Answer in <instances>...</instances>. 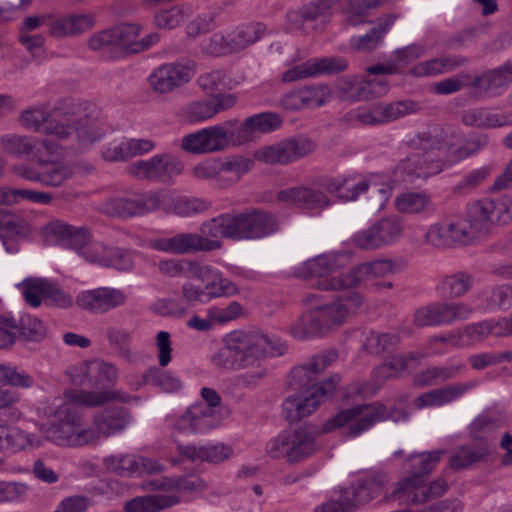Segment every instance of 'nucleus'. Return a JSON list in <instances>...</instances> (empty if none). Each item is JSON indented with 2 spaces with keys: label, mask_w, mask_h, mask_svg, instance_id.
Wrapping results in <instances>:
<instances>
[{
  "label": "nucleus",
  "mask_w": 512,
  "mask_h": 512,
  "mask_svg": "<svg viewBox=\"0 0 512 512\" xmlns=\"http://www.w3.org/2000/svg\"><path fill=\"white\" fill-rule=\"evenodd\" d=\"M408 358L402 355H393L387 358L382 364L374 370V379L381 385L389 379L397 378L404 370L407 369Z\"/></svg>",
  "instance_id": "nucleus-56"
},
{
  "label": "nucleus",
  "mask_w": 512,
  "mask_h": 512,
  "mask_svg": "<svg viewBox=\"0 0 512 512\" xmlns=\"http://www.w3.org/2000/svg\"><path fill=\"white\" fill-rule=\"evenodd\" d=\"M359 291L337 295L333 301L302 313L291 325L290 333L298 340L322 337L343 326L364 305Z\"/></svg>",
  "instance_id": "nucleus-2"
},
{
  "label": "nucleus",
  "mask_w": 512,
  "mask_h": 512,
  "mask_svg": "<svg viewBox=\"0 0 512 512\" xmlns=\"http://www.w3.org/2000/svg\"><path fill=\"white\" fill-rule=\"evenodd\" d=\"M106 337L109 345L116 350L117 354L126 359L131 360V349L129 347L131 342V333L125 329L109 326L106 329Z\"/></svg>",
  "instance_id": "nucleus-60"
},
{
  "label": "nucleus",
  "mask_w": 512,
  "mask_h": 512,
  "mask_svg": "<svg viewBox=\"0 0 512 512\" xmlns=\"http://www.w3.org/2000/svg\"><path fill=\"white\" fill-rule=\"evenodd\" d=\"M5 452L17 453L43 445L40 436L29 433L17 426H8L6 431Z\"/></svg>",
  "instance_id": "nucleus-45"
},
{
  "label": "nucleus",
  "mask_w": 512,
  "mask_h": 512,
  "mask_svg": "<svg viewBox=\"0 0 512 512\" xmlns=\"http://www.w3.org/2000/svg\"><path fill=\"white\" fill-rule=\"evenodd\" d=\"M316 436L317 433L307 426L285 431L267 443L266 452L273 459H285L291 465L298 464L320 449Z\"/></svg>",
  "instance_id": "nucleus-6"
},
{
  "label": "nucleus",
  "mask_w": 512,
  "mask_h": 512,
  "mask_svg": "<svg viewBox=\"0 0 512 512\" xmlns=\"http://www.w3.org/2000/svg\"><path fill=\"white\" fill-rule=\"evenodd\" d=\"M183 170V163L169 153L158 154L148 160H137L127 166L129 175L139 180L161 183H170Z\"/></svg>",
  "instance_id": "nucleus-10"
},
{
  "label": "nucleus",
  "mask_w": 512,
  "mask_h": 512,
  "mask_svg": "<svg viewBox=\"0 0 512 512\" xmlns=\"http://www.w3.org/2000/svg\"><path fill=\"white\" fill-rule=\"evenodd\" d=\"M1 149L14 157L21 158L33 154L35 138L27 135L5 134L0 138Z\"/></svg>",
  "instance_id": "nucleus-50"
},
{
  "label": "nucleus",
  "mask_w": 512,
  "mask_h": 512,
  "mask_svg": "<svg viewBox=\"0 0 512 512\" xmlns=\"http://www.w3.org/2000/svg\"><path fill=\"white\" fill-rule=\"evenodd\" d=\"M179 454L191 461H205L212 464L221 463L229 459L233 453L230 446L215 444L207 446L179 445Z\"/></svg>",
  "instance_id": "nucleus-37"
},
{
  "label": "nucleus",
  "mask_w": 512,
  "mask_h": 512,
  "mask_svg": "<svg viewBox=\"0 0 512 512\" xmlns=\"http://www.w3.org/2000/svg\"><path fill=\"white\" fill-rule=\"evenodd\" d=\"M476 386L475 382L454 383L419 395L414 400L417 409L451 403Z\"/></svg>",
  "instance_id": "nucleus-30"
},
{
  "label": "nucleus",
  "mask_w": 512,
  "mask_h": 512,
  "mask_svg": "<svg viewBox=\"0 0 512 512\" xmlns=\"http://www.w3.org/2000/svg\"><path fill=\"white\" fill-rule=\"evenodd\" d=\"M87 376L91 385L114 386L118 380V370L112 364L97 359L87 364Z\"/></svg>",
  "instance_id": "nucleus-47"
},
{
  "label": "nucleus",
  "mask_w": 512,
  "mask_h": 512,
  "mask_svg": "<svg viewBox=\"0 0 512 512\" xmlns=\"http://www.w3.org/2000/svg\"><path fill=\"white\" fill-rule=\"evenodd\" d=\"M16 332L18 338L24 341L39 342L46 336V328L43 322L37 317L31 315H23L16 322Z\"/></svg>",
  "instance_id": "nucleus-54"
},
{
  "label": "nucleus",
  "mask_w": 512,
  "mask_h": 512,
  "mask_svg": "<svg viewBox=\"0 0 512 512\" xmlns=\"http://www.w3.org/2000/svg\"><path fill=\"white\" fill-rule=\"evenodd\" d=\"M265 31L266 26L259 22L249 23L239 27L233 35H231L234 42V49L237 52L254 44L264 35Z\"/></svg>",
  "instance_id": "nucleus-57"
},
{
  "label": "nucleus",
  "mask_w": 512,
  "mask_h": 512,
  "mask_svg": "<svg viewBox=\"0 0 512 512\" xmlns=\"http://www.w3.org/2000/svg\"><path fill=\"white\" fill-rule=\"evenodd\" d=\"M512 82V63L489 70L472 79V95L480 98Z\"/></svg>",
  "instance_id": "nucleus-32"
},
{
  "label": "nucleus",
  "mask_w": 512,
  "mask_h": 512,
  "mask_svg": "<svg viewBox=\"0 0 512 512\" xmlns=\"http://www.w3.org/2000/svg\"><path fill=\"white\" fill-rule=\"evenodd\" d=\"M168 198V194L166 193L149 191L144 194L136 195L133 198H111L106 202L105 207L106 211L112 216L129 218L164 207Z\"/></svg>",
  "instance_id": "nucleus-13"
},
{
  "label": "nucleus",
  "mask_w": 512,
  "mask_h": 512,
  "mask_svg": "<svg viewBox=\"0 0 512 512\" xmlns=\"http://www.w3.org/2000/svg\"><path fill=\"white\" fill-rule=\"evenodd\" d=\"M276 198L280 202L306 209H320L330 205V200L324 192L304 186L280 190Z\"/></svg>",
  "instance_id": "nucleus-29"
},
{
  "label": "nucleus",
  "mask_w": 512,
  "mask_h": 512,
  "mask_svg": "<svg viewBox=\"0 0 512 512\" xmlns=\"http://www.w3.org/2000/svg\"><path fill=\"white\" fill-rule=\"evenodd\" d=\"M190 68L176 63H166L156 68L149 76V84L154 92L165 94L190 81Z\"/></svg>",
  "instance_id": "nucleus-21"
},
{
  "label": "nucleus",
  "mask_w": 512,
  "mask_h": 512,
  "mask_svg": "<svg viewBox=\"0 0 512 512\" xmlns=\"http://www.w3.org/2000/svg\"><path fill=\"white\" fill-rule=\"evenodd\" d=\"M340 382L339 375L321 381L319 388L309 392H294L283 402V412L289 422H297L311 415L317 407L325 402L335 391Z\"/></svg>",
  "instance_id": "nucleus-8"
},
{
  "label": "nucleus",
  "mask_w": 512,
  "mask_h": 512,
  "mask_svg": "<svg viewBox=\"0 0 512 512\" xmlns=\"http://www.w3.org/2000/svg\"><path fill=\"white\" fill-rule=\"evenodd\" d=\"M237 119H230L221 124L202 128L207 154L223 152L231 145L235 146L234 127Z\"/></svg>",
  "instance_id": "nucleus-33"
},
{
  "label": "nucleus",
  "mask_w": 512,
  "mask_h": 512,
  "mask_svg": "<svg viewBox=\"0 0 512 512\" xmlns=\"http://www.w3.org/2000/svg\"><path fill=\"white\" fill-rule=\"evenodd\" d=\"M407 417L408 413L404 408L394 407L387 411L380 402L356 405L349 409L341 410L326 420L322 425V432L329 433L346 426L345 435L357 437L377 422L384 420L398 422L405 420Z\"/></svg>",
  "instance_id": "nucleus-4"
},
{
  "label": "nucleus",
  "mask_w": 512,
  "mask_h": 512,
  "mask_svg": "<svg viewBox=\"0 0 512 512\" xmlns=\"http://www.w3.org/2000/svg\"><path fill=\"white\" fill-rule=\"evenodd\" d=\"M473 312V308L465 302L436 301L417 308L413 314V324L418 328L448 326L467 320Z\"/></svg>",
  "instance_id": "nucleus-9"
},
{
  "label": "nucleus",
  "mask_w": 512,
  "mask_h": 512,
  "mask_svg": "<svg viewBox=\"0 0 512 512\" xmlns=\"http://www.w3.org/2000/svg\"><path fill=\"white\" fill-rule=\"evenodd\" d=\"M396 20V15L388 14L378 19L377 25L360 37H354L350 41L351 48L355 51L369 52L378 47L384 35L389 31Z\"/></svg>",
  "instance_id": "nucleus-39"
},
{
  "label": "nucleus",
  "mask_w": 512,
  "mask_h": 512,
  "mask_svg": "<svg viewBox=\"0 0 512 512\" xmlns=\"http://www.w3.org/2000/svg\"><path fill=\"white\" fill-rule=\"evenodd\" d=\"M77 101L79 107L71 120V124L74 126V131L70 134V137L76 134L78 143L81 146H88L100 140L105 131L97 124L89 123L86 120L87 115L84 114L86 110V103L80 100Z\"/></svg>",
  "instance_id": "nucleus-38"
},
{
  "label": "nucleus",
  "mask_w": 512,
  "mask_h": 512,
  "mask_svg": "<svg viewBox=\"0 0 512 512\" xmlns=\"http://www.w3.org/2000/svg\"><path fill=\"white\" fill-rule=\"evenodd\" d=\"M34 147L33 158L41 167L53 164L54 158L61 156L63 153V147L51 139L35 138Z\"/></svg>",
  "instance_id": "nucleus-59"
},
{
  "label": "nucleus",
  "mask_w": 512,
  "mask_h": 512,
  "mask_svg": "<svg viewBox=\"0 0 512 512\" xmlns=\"http://www.w3.org/2000/svg\"><path fill=\"white\" fill-rule=\"evenodd\" d=\"M81 255L89 262L105 267H114L119 270H127L132 267V261L128 253L114 247H108L100 242L90 243Z\"/></svg>",
  "instance_id": "nucleus-26"
},
{
  "label": "nucleus",
  "mask_w": 512,
  "mask_h": 512,
  "mask_svg": "<svg viewBox=\"0 0 512 512\" xmlns=\"http://www.w3.org/2000/svg\"><path fill=\"white\" fill-rule=\"evenodd\" d=\"M142 488L147 491L166 492L167 494L178 495V492H202L207 488V484L200 476L187 474L148 480L142 484Z\"/></svg>",
  "instance_id": "nucleus-23"
},
{
  "label": "nucleus",
  "mask_w": 512,
  "mask_h": 512,
  "mask_svg": "<svg viewBox=\"0 0 512 512\" xmlns=\"http://www.w3.org/2000/svg\"><path fill=\"white\" fill-rule=\"evenodd\" d=\"M395 206L406 214L427 213L433 209L431 196L423 192L402 193L395 199Z\"/></svg>",
  "instance_id": "nucleus-46"
},
{
  "label": "nucleus",
  "mask_w": 512,
  "mask_h": 512,
  "mask_svg": "<svg viewBox=\"0 0 512 512\" xmlns=\"http://www.w3.org/2000/svg\"><path fill=\"white\" fill-rule=\"evenodd\" d=\"M168 421L179 433H203L219 424L214 410L202 403L190 406L181 416L169 417Z\"/></svg>",
  "instance_id": "nucleus-18"
},
{
  "label": "nucleus",
  "mask_w": 512,
  "mask_h": 512,
  "mask_svg": "<svg viewBox=\"0 0 512 512\" xmlns=\"http://www.w3.org/2000/svg\"><path fill=\"white\" fill-rule=\"evenodd\" d=\"M72 174V168L68 164L58 163L41 171L40 183L48 187H60Z\"/></svg>",
  "instance_id": "nucleus-64"
},
{
  "label": "nucleus",
  "mask_w": 512,
  "mask_h": 512,
  "mask_svg": "<svg viewBox=\"0 0 512 512\" xmlns=\"http://www.w3.org/2000/svg\"><path fill=\"white\" fill-rule=\"evenodd\" d=\"M47 440L59 446L82 447L95 445L92 427H85L72 403H63L55 411V422L44 431Z\"/></svg>",
  "instance_id": "nucleus-5"
},
{
  "label": "nucleus",
  "mask_w": 512,
  "mask_h": 512,
  "mask_svg": "<svg viewBox=\"0 0 512 512\" xmlns=\"http://www.w3.org/2000/svg\"><path fill=\"white\" fill-rule=\"evenodd\" d=\"M287 165L294 163L315 150V143L308 137L297 135L280 141Z\"/></svg>",
  "instance_id": "nucleus-48"
},
{
  "label": "nucleus",
  "mask_w": 512,
  "mask_h": 512,
  "mask_svg": "<svg viewBox=\"0 0 512 512\" xmlns=\"http://www.w3.org/2000/svg\"><path fill=\"white\" fill-rule=\"evenodd\" d=\"M502 207L498 200L484 198L468 207L467 221L474 234L482 236L488 233L496 222H502Z\"/></svg>",
  "instance_id": "nucleus-19"
},
{
  "label": "nucleus",
  "mask_w": 512,
  "mask_h": 512,
  "mask_svg": "<svg viewBox=\"0 0 512 512\" xmlns=\"http://www.w3.org/2000/svg\"><path fill=\"white\" fill-rule=\"evenodd\" d=\"M338 358L335 350H326L315 355L309 362L296 366L288 376V386L294 392H311L319 388L320 373L331 366Z\"/></svg>",
  "instance_id": "nucleus-12"
},
{
  "label": "nucleus",
  "mask_w": 512,
  "mask_h": 512,
  "mask_svg": "<svg viewBox=\"0 0 512 512\" xmlns=\"http://www.w3.org/2000/svg\"><path fill=\"white\" fill-rule=\"evenodd\" d=\"M398 341L396 334L372 331L367 335L363 346L370 354L380 355L397 345Z\"/></svg>",
  "instance_id": "nucleus-62"
},
{
  "label": "nucleus",
  "mask_w": 512,
  "mask_h": 512,
  "mask_svg": "<svg viewBox=\"0 0 512 512\" xmlns=\"http://www.w3.org/2000/svg\"><path fill=\"white\" fill-rule=\"evenodd\" d=\"M44 233L51 243L69 246L80 253L90 244L91 234L86 227H75L60 220L48 223Z\"/></svg>",
  "instance_id": "nucleus-20"
},
{
  "label": "nucleus",
  "mask_w": 512,
  "mask_h": 512,
  "mask_svg": "<svg viewBox=\"0 0 512 512\" xmlns=\"http://www.w3.org/2000/svg\"><path fill=\"white\" fill-rule=\"evenodd\" d=\"M473 286V275L461 270L441 276L436 284V290L447 299H458L466 295Z\"/></svg>",
  "instance_id": "nucleus-35"
},
{
  "label": "nucleus",
  "mask_w": 512,
  "mask_h": 512,
  "mask_svg": "<svg viewBox=\"0 0 512 512\" xmlns=\"http://www.w3.org/2000/svg\"><path fill=\"white\" fill-rule=\"evenodd\" d=\"M129 410L123 407H109L97 412L93 416V432L96 436L95 444L104 437L114 436L125 430L131 422Z\"/></svg>",
  "instance_id": "nucleus-22"
},
{
  "label": "nucleus",
  "mask_w": 512,
  "mask_h": 512,
  "mask_svg": "<svg viewBox=\"0 0 512 512\" xmlns=\"http://www.w3.org/2000/svg\"><path fill=\"white\" fill-rule=\"evenodd\" d=\"M432 174L428 163L419 153L402 160L395 169V175L403 182L414 183L417 179H426Z\"/></svg>",
  "instance_id": "nucleus-41"
},
{
  "label": "nucleus",
  "mask_w": 512,
  "mask_h": 512,
  "mask_svg": "<svg viewBox=\"0 0 512 512\" xmlns=\"http://www.w3.org/2000/svg\"><path fill=\"white\" fill-rule=\"evenodd\" d=\"M127 299V294L121 289L98 287L80 292L75 304L79 309L97 315L124 306Z\"/></svg>",
  "instance_id": "nucleus-15"
},
{
  "label": "nucleus",
  "mask_w": 512,
  "mask_h": 512,
  "mask_svg": "<svg viewBox=\"0 0 512 512\" xmlns=\"http://www.w3.org/2000/svg\"><path fill=\"white\" fill-rule=\"evenodd\" d=\"M237 98L234 94H216L210 99L195 100L186 104L180 112L182 119L197 124L212 119L220 112L234 107Z\"/></svg>",
  "instance_id": "nucleus-17"
},
{
  "label": "nucleus",
  "mask_w": 512,
  "mask_h": 512,
  "mask_svg": "<svg viewBox=\"0 0 512 512\" xmlns=\"http://www.w3.org/2000/svg\"><path fill=\"white\" fill-rule=\"evenodd\" d=\"M78 107V101L70 98L59 100L51 108L48 104L35 105L24 110L19 121L28 130L67 140L74 131L71 120Z\"/></svg>",
  "instance_id": "nucleus-3"
},
{
  "label": "nucleus",
  "mask_w": 512,
  "mask_h": 512,
  "mask_svg": "<svg viewBox=\"0 0 512 512\" xmlns=\"http://www.w3.org/2000/svg\"><path fill=\"white\" fill-rule=\"evenodd\" d=\"M94 20L88 15H71L65 18L54 20L50 24V33L55 37L76 35L91 29Z\"/></svg>",
  "instance_id": "nucleus-43"
},
{
  "label": "nucleus",
  "mask_w": 512,
  "mask_h": 512,
  "mask_svg": "<svg viewBox=\"0 0 512 512\" xmlns=\"http://www.w3.org/2000/svg\"><path fill=\"white\" fill-rule=\"evenodd\" d=\"M491 168L490 166H483L477 169H474L467 173L462 179L455 184L451 193L454 196H466L475 191L478 187H480L490 176Z\"/></svg>",
  "instance_id": "nucleus-53"
},
{
  "label": "nucleus",
  "mask_w": 512,
  "mask_h": 512,
  "mask_svg": "<svg viewBox=\"0 0 512 512\" xmlns=\"http://www.w3.org/2000/svg\"><path fill=\"white\" fill-rule=\"evenodd\" d=\"M280 116L273 112H263L245 119L234 127L235 146L243 145L253 140L255 133H266L281 126Z\"/></svg>",
  "instance_id": "nucleus-25"
},
{
  "label": "nucleus",
  "mask_w": 512,
  "mask_h": 512,
  "mask_svg": "<svg viewBox=\"0 0 512 512\" xmlns=\"http://www.w3.org/2000/svg\"><path fill=\"white\" fill-rule=\"evenodd\" d=\"M381 4V0L365 1V0H346L342 7L345 21L352 26H357L366 22L368 10Z\"/></svg>",
  "instance_id": "nucleus-55"
},
{
  "label": "nucleus",
  "mask_w": 512,
  "mask_h": 512,
  "mask_svg": "<svg viewBox=\"0 0 512 512\" xmlns=\"http://www.w3.org/2000/svg\"><path fill=\"white\" fill-rule=\"evenodd\" d=\"M422 478L418 474H411L394 484L390 493H385V502H397L400 505L423 504Z\"/></svg>",
  "instance_id": "nucleus-31"
},
{
  "label": "nucleus",
  "mask_w": 512,
  "mask_h": 512,
  "mask_svg": "<svg viewBox=\"0 0 512 512\" xmlns=\"http://www.w3.org/2000/svg\"><path fill=\"white\" fill-rule=\"evenodd\" d=\"M336 3L337 0H312L298 9L288 11V28L306 34L313 30H322L330 21Z\"/></svg>",
  "instance_id": "nucleus-11"
},
{
  "label": "nucleus",
  "mask_w": 512,
  "mask_h": 512,
  "mask_svg": "<svg viewBox=\"0 0 512 512\" xmlns=\"http://www.w3.org/2000/svg\"><path fill=\"white\" fill-rule=\"evenodd\" d=\"M142 384L153 385L166 392H173L181 387L179 379L158 367L149 368L142 375Z\"/></svg>",
  "instance_id": "nucleus-58"
},
{
  "label": "nucleus",
  "mask_w": 512,
  "mask_h": 512,
  "mask_svg": "<svg viewBox=\"0 0 512 512\" xmlns=\"http://www.w3.org/2000/svg\"><path fill=\"white\" fill-rule=\"evenodd\" d=\"M389 479L385 474H377L360 482L354 489H345L344 495L350 497L353 506L371 501L379 496L383 488L388 484Z\"/></svg>",
  "instance_id": "nucleus-40"
},
{
  "label": "nucleus",
  "mask_w": 512,
  "mask_h": 512,
  "mask_svg": "<svg viewBox=\"0 0 512 512\" xmlns=\"http://www.w3.org/2000/svg\"><path fill=\"white\" fill-rule=\"evenodd\" d=\"M347 262L348 255L345 253L322 254L304 262L298 270V276L303 279L319 278L316 286L322 290L319 282L328 280L327 275L342 269Z\"/></svg>",
  "instance_id": "nucleus-24"
},
{
  "label": "nucleus",
  "mask_w": 512,
  "mask_h": 512,
  "mask_svg": "<svg viewBox=\"0 0 512 512\" xmlns=\"http://www.w3.org/2000/svg\"><path fill=\"white\" fill-rule=\"evenodd\" d=\"M105 467L121 477H131L139 473L138 455L115 454L104 459Z\"/></svg>",
  "instance_id": "nucleus-52"
},
{
  "label": "nucleus",
  "mask_w": 512,
  "mask_h": 512,
  "mask_svg": "<svg viewBox=\"0 0 512 512\" xmlns=\"http://www.w3.org/2000/svg\"><path fill=\"white\" fill-rule=\"evenodd\" d=\"M253 165L251 159L240 155L218 159V187L233 186L252 169Z\"/></svg>",
  "instance_id": "nucleus-34"
},
{
  "label": "nucleus",
  "mask_w": 512,
  "mask_h": 512,
  "mask_svg": "<svg viewBox=\"0 0 512 512\" xmlns=\"http://www.w3.org/2000/svg\"><path fill=\"white\" fill-rule=\"evenodd\" d=\"M286 346L278 339L260 331L236 330L224 339V346L212 357L213 363L224 369H241L256 367L253 372L239 376L240 383L253 386L266 375V370L260 368V362L268 357L280 356Z\"/></svg>",
  "instance_id": "nucleus-1"
},
{
  "label": "nucleus",
  "mask_w": 512,
  "mask_h": 512,
  "mask_svg": "<svg viewBox=\"0 0 512 512\" xmlns=\"http://www.w3.org/2000/svg\"><path fill=\"white\" fill-rule=\"evenodd\" d=\"M46 279L27 278L21 284L22 294L27 304L39 307L45 297Z\"/></svg>",
  "instance_id": "nucleus-63"
},
{
  "label": "nucleus",
  "mask_w": 512,
  "mask_h": 512,
  "mask_svg": "<svg viewBox=\"0 0 512 512\" xmlns=\"http://www.w3.org/2000/svg\"><path fill=\"white\" fill-rule=\"evenodd\" d=\"M181 502L176 494L166 492L135 497L125 504L126 512H158Z\"/></svg>",
  "instance_id": "nucleus-36"
},
{
  "label": "nucleus",
  "mask_w": 512,
  "mask_h": 512,
  "mask_svg": "<svg viewBox=\"0 0 512 512\" xmlns=\"http://www.w3.org/2000/svg\"><path fill=\"white\" fill-rule=\"evenodd\" d=\"M150 248L168 254L187 255L197 251H211L220 247V242L210 240L197 233H178L171 237L155 238Z\"/></svg>",
  "instance_id": "nucleus-14"
},
{
  "label": "nucleus",
  "mask_w": 512,
  "mask_h": 512,
  "mask_svg": "<svg viewBox=\"0 0 512 512\" xmlns=\"http://www.w3.org/2000/svg\"><path fill=\"white\" fill-rule=\"evenodd\" d=\"M69 401L74 407L77 405L85 407L102 406L109 402L129 403L132 400H138L136 396H131L121 390H106V391H85V390H70L66 393Z\"/></svg>",
  "instance_id": "nucleus-28"
},
{
  "label": "nucleus",
  "mask_w": 512,
  "mask_h": 512,
  "mask_svg": "<svg viewBox=\"0 0 512 512\" xmlns=\"http://www.w3.org/2000/svg\"><path fill=\"white\" fill-rule=\"evenodd\" d=\"M248 239H259L268 236L278 229L274 215L258 209L247 211Z\"/></svg>",
  "instance_id": "nucleus-42"
},
{
  "label": "nucleus",
  "mask_w": 512,
  "mask_h": 512,
  "mask_svg": "<svg viewBox=\"0 0 512 512\" xmlns=\"http://www.w3.org/2000/svg\"><path fill=\"white\" fill-rule=\"evenodd\" d=\"M382 248L397 242L402 236L404 226L397 216L384 217L372 224Z\"/></svg>",
  "instance_id": "nucleus-49"
},
{
  "label": "nucleus",
  "mask_w": 512,
  "mask_h": 512,
  "mask_svg": "<svg viewBox=\"0 0 512 512\" xmlns=\"http://www.w3.org/2000/svg\"><path fill=\"white\" fill-rule=\"evenodd\" d=\"M399 271V265L394 259L379 258L373 261L362 262L354 265L345 273L334 276L332 279L319 282L323 291H338L354 289L364 285L369 280L385 278Z\"/></svg>",
  "instance_id": "nucleus-7"
},
{
  "label": "nucleus",
  "mask_w": 512,
  "mask_h": 512,
  "mask_svg": "<svg viewBox=\"0 0 512 512\" xmlns=\"http://www.w3.org/2000/svg\"><path fill=\"white\" fill-rule=\"evenodd\" d=\"M211 207V202L203 198L179 197L173 202V212L181 217H188L207 211Z\"/></svg>",
  "instance_id": "nucleus-61"
},
{
  "label": "nucleus",
  "mask_w": 512,
  "mask_h": 512,
  "mask_svg": "<svg viewBox=\"0 0 512 512\" xmlns=\"http://www.w3.org/2000/svg\"><path fill=\"white\" fill-rule=\"evenodd\" d=\"M464 125L478 129H495L512 125V111L494 112L487 107H475L461 113Z\"/></svg>",
  "instance_id": "nucleus-27"
},
{
  "label": "nucleus",
  "mask_w": 512,
  "mask_h": 512,
  "mask_svg": "<svg viewBox=\"0 0 512 512\" xmlns=\"http://www.w3.org/2000/svg\"><path fill=\"white\" fill-rule=\"evenodd\" d=\"M247 212L221 214L202 224L204 235L213 238L248 240Z\"/></svg>",
  "instance_id": "nucleus-16"
},
{
  "label": "nucleus",
  "mask_w": 512,
  "mask_h": 512,
  "mask_svg": "<svg viewBox=\"0 0 512 512\" xmlns=\"http://www.w3.org/2000/svg\"><path fill=\"white\" fill-rule=\"evenodd\" d=\"M489 453L486 443H482L476 448L460 447L455 454L451 455L449 464L453 469H464L472 464L485 461Z\"/></svg>",
  "instance_id": "nucleus-51"
},
{
  "label": "nucleus",
  "mask_w": 512,
  "mask_h": 512,
  "mask_svg": "<svg viewBox=\"0 0 512 512\" xmlns=\"http://www.w3.org/2000/svg\"><path fill=\"white\" fill-rule=\"evenodd\" d=\"M463 365H451V366H432L427 369L418 372L413 377V385L418 388H424L432 385H436L440 382L455 378L461 370Z\"/></svg>",
  "instance_id": "nucleus-44"
}]
</instances>
